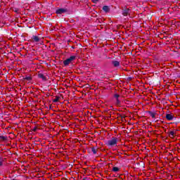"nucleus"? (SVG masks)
Wrapping results in <instances>:
<instances>
[{"label": "nucleus", "mask_w": 180, "mask_h": 180, "mask_svg": "<svg viewBox=\"0 0 180 180\" xmlns=\"http://www.w3.org/2000/svg\"><path fill=\"white\" fill-rule=\"evenodd\" d=\"M175 117H174V115H172V114H167L166 115V119L167 120H174Z\"/></svg>", "instance_id": "7ed1b4c3"}, {"label": "nucleus", "mask_w": 180, "mask_h": 180, "mask_svg": "<svg viewBox=\"0 0 180 180\" xmlns=\"http://www.w3.org/2000/svg\"><path fill=\"white\" fill-rule=\"evenodd\" d=\"M59 98L56 97L55 99H53V102H57L58 101Z\"/></svg>", "instance_id": "4468645a"}, {"label": "nucleus", "mask_w": 180, "mask_h": 180, "mask_svg": "<svg viewBox=\"0 0 180 180\" xmlns=\"http://www.w3.org/2000/svg\"><path fill=\"white\" fill-rule=\"evenodd\" d=\"M33 40H34V41H36L37 43L38 41H40V39L37 36H34L33 37Z\"/></svg>", "instance_id": "1a4fd4ad"}, {"label": "nucleus", "mask_w": 180, "mask_h": 180, "mask_svg": "<svg viewBox=\"0 0 180 180\" xmlns=\"http://www.w3.org/2000/svg\"><path fill=\"white\" fill-rule=\"evenodd\" d=\"M112 171H113V172H118L119 167H112Z\"/></svg>", "instance_id": "9d476101"}, {"label": "nucleus", "mask_w": 180, "mask_h": 180, "mask_svg": "<svg viewBox=\"0 0 180 180\" xmlns=\"http://www.w3.org/2000/svg\"><path fill=\"white\" fill-rule=\"evenodd\" d=\"M91 151H92L93 154H96L98 150L95 148H92Z\"/></svg>", "instance_id": "9b49d317"}, {"label": "nucleus", "mask_w": 180, "mask_h": 180, "mask_svg": "<svg viewBox=\"0 0 180 180\" xmlns=\"http://www.w3.org/2000/svg\"><path fill=\"white\" fill-rule=\"evenodd\" d=\"M106 145L108 146V147H116L117 146V138L112 137L107 141Z\"/></svg>", "instance_id": "f257e3e1"}, {"label": "nucleus", "mask_w": 180, "mask_h": 180, "mask_svg": "<svg viewBox=\"0 0 180 180\" xmlns=\"http://www.w3.org/2000/svg\"><path fill=\"white\" fill-rule=\"evenodd\" d=\"M39 78H41V79H43V81H46V78L44 75L39 73L38 75Z\"/></svg>", "instance_id": "423d86ee"}, {"label": "nucleus", "mask_w": 180, "mask_h": 180, "mask_svg": "<svg viewBox=\"0 0 180 180\" xmlns=\"http://www.w3.org/2000/svg\"><path fill=\"white\" fill-rule=\"evenodd\" d=\"M26 79H27L28 81H30V79H32V77H27Z\"/></svg>", "instance_id": "f3484780"}, {"label": "nucleus", "mask_w": 180, "mask_h": 180, "mask_svg": "<svg viewBox=\"0 0 180 180\" xmlns=\"http://www.w3.org/2000/svg\"><path fill=\"white\" fill-rule=\"evenodd\" d=\"M120 103V101H119V98H117V104L119 105Z\"/></svg>", "instance_id": "2eb2a0df"}, {"label": "nucleus", "mask_w": 180, "mask_h": 180, "mask_svg": "<svg viewBox=\"0 0 180 180\" xmlns=\"http://www.w3.org/2000/svg\"><path fill=\"white\" fill-rule=\"evenodd\" d=\"M126 15H127V13H124V15L126 16Z\"/></svg>", "instance_id": "6ab92c4d"}, {"label": "nucleus", "mask_w": 180, "mask_h": 180, "mask_svg": "<svg viewBox=\"0 0 180 180\" xmlns=\"http://www.w3.org/2000/svg\"><path fill=\"white\" fill-rule=\"evenodd\" d=\"M99 0H92L94 4H96Z\"/></svg>", "instance_id": "dca6fc26"}, {"label": "nucleus", "mask_w": 180, "mask_h": 180, "mask_svg": "<svg viewBox=\"0 0 180 180\" xmlns=\"http://www.w3.org/2000/svg\"><path fill=\"white\" fill-rule=\"evenodd\" d=\"M174 136H175V131H171L169 132V137H171V139H174Z\"/></svg>", "instance_id": "0eeeda50"}, {"label": "nucleus", "mask_w": 180, "mask_h": 180, "mask_svg": "<svg viewBox=\"0 0 180 180\" xmlns=\"http://www.w3.org/2000/svg\"><path fill=\"white\" fill-rule=\"evenodd\" d=\"M150 115L151 117H153V119H154V117H155V112H150Z\"/></svg>", "instance_id": "f8f14e48"}, {"label": "nucleus", "mask_w": 180, "mask_h": 180, "mask_svg": "<svg viewBox=\"0 0 180 180\" xmlns=\"http://www.w3.org/2000/svg\"><path fill=\"white\" fill-rule=\"evenodd\" d=\"M103 11H104V12H109V7L108 6H104L103 7Z\"/></svg>", "instance_id": "6e6552de"}, {"label": "nucleus", "mask_w": 180, "mask_h": 180, "mask_svg": "<svg viewBox=\"0 0 180 180\" xmlns=\"http://www.w3.org/2000/svg\"><path fill=\"white\" fill-rule=\"evenodd\" d=\"M3 162L2 161H0V167H2Z\"/></svg>", "instance_id": "a211bd4d"}, {"label": "nucleus", "mask_w": 180, "mask_h": 180, "mask_svg": "<svg viewBox=\"0 0 180 180\" xmlns=\"http://www.w3.org/2000/svg\"><path fill=\"white\" fill-rule=\"evenodd\" d=\"M112 64L114 67H119V65H120V62L117 60H112Z\"/></svg>", "instance_id": "39448f33"}, {"label": "nucleus", "mask_w": 180, "mask_h": 180, "mask_svg": "<svg viewBox=\"0 0 180 180\" xmlns=\"http://www.w3.org/2000/svg\"><path fill=\"white\" fill-rule=\"evenodd\" d=\"M115 98H116V99H119V94H115Z\"/></svg>", "instance_id": "ddd939ff"}, {"label": "nucleus", "mask_w": 180, "mask_h": 180, "mask_svg": "<svg viewBox=\"0 0 180 180\" xmlns=\"http://www.w3.org/2000/svg\"><path fill=\"white\" fill-rule=\"evenodd\" d=\"M65 9L64 8H59L56 11V13L58 15H61L62 13H65Z\"/></svg>", "instance_id": "20e7f679"}, {"label": "nucleus", "mask_w": 180, "mask_h": 180, "mask_svg": "<svg viewBox=\"0 0 180 180\" xmlns=\"http://www.w3.org/2000/svg\"><path fill=\"white\" fill-rule=\"evenodd\" d=\"M75 60V56H72L69 58L64 60L63 64L64 65H68V64H70L72 61Z\"/></svg>", "instance_id": "f03ea898"}]
</instances>
